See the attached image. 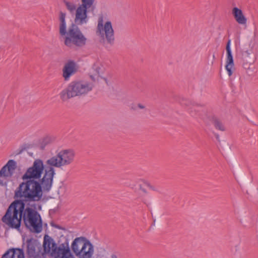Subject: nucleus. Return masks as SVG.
<instances>
[{
    "label": "nucleus",
    "instance_id": "nucleus-27",
    "mask_svg": "<svg viewBox=\"0 0 258 258\" xmlns=\"http://www.w3.org/2000/svg\"><path fill=\"white\" fill-rule=\"evenodd\" d=\"M138 106L141 109H144L145 108L144 105L140 103L138 104Z\"/></svg>",
    "mask_w": 258,
    "mask_h": 258
},
{
    "label": "nucleus",
    "instance_id": "nucleus-29",
    "mask_svg": "<svg viewBox=\"0 0 258 258\" xmlns=\"http://www.w3.org/2000/svg\"><path fill=\"white\" fill-rule=\"evenodd\" d=\"M150 189L153 190H154V191L157 190V189H156L155 187L153 186V185L151 186V187Z\"/></svg>",
    "mask_w": 258,
    "mask_h": 258
},
{
    "label": "nucleus",
    "instance_id": "nucleus-19",
    "mask_svg": "<svg viewBox=\"0 0 258 258\" xmlns=\"http://www.w3.org/2000/svg\"><path fill=\"white\" fill-rule=\"evenodd\" d=\"M65 4L67 9L71 12L73 11L76 9V6L72 3L66 2Z\"/></svg>",
    "mask_w": 258,
    "mask_h": 258
},
{
    "label": "nucleus",
    "instance_id": "nucleus-28",
    "mask_svg": "<svg viewBox=\"0 0 258 258\" xmlns=\"http://www.w3.org/2000/svg\"><path fill=\"white\" fill-rule=\"evenodd\" d=\"M90 78L94 82L95 81V78L93 75H90Z\"/></svg>",
    "mask_w": 258,
    "mask_h": 258
},
{
    "label": "nucleus",
    "instance_id": "nucleus-9",
    "mask_svg": "<svg viewBox=\"0 0 258 258\" xmlns=\"http://www.w3.org/2000/svg\"><path fill=\"white\" fill-rule=\"evenodd\" d=\"M87 38L82 33H80L78 35H76L72 39L65 38L64 44L69 47L71 46L72 44L79 47H81L86 45Z\"/></svg>",
    "mask_w": 258,
    "mask_h": 258
},
{
    "label": "nucleus",
    "instance_id": "nucleus-20",
    "mask_svg": "<svg viewBox=\"0 0 258 258\" xmlns=\"http://www.w3.org/2000/svg\"><path fill=\"white\" fill-rule=\"evenodd\" d=\"M181 104L183 105L189 106L191 104V102L188 100H182L181 102Z\"/></svg>",
    "mask_w": 258,
    "mask_h": 258
},
{
    "label": "nucleus",
    "instance_id": "nucleus-22",
    "mask_svg": "<svg viewBox=\"0 0 258 258\" xmlns=\"http://www.w3.org/2000/svg\"><path fill=\"white\" fill-rule=\"evenodd\" d=\"M51 226L58 229H62V228L60 226L57 224L51 223Z\"/></svg>",
    "mask_w": 258,
    "mask_h": 258
},
{
    "label": "nucleus",
    "instance_id": "nucleus-32",
    "mask_svg": "<svg viewBox=\"0 0 258 258\" xmlns=\"http://www.w3.org/2000/svg\"><path fill=\"white\" fill-rule=\"evenodd\" d=\"M84 251H85V252H87V250H86V248H85V249H84Z\"/></svg>",
    "mask_w": 258,
    "mask_h": 258
},
{
    "label": "nucleus",
    "instance_id": "nucleus-31",
    "mask_svg": "<svg viewBox=\"0 0 258 258\" xmlns=\"http://www.w3.org/2000/svg\"><path fill=\"white\" fill-rule=\"evenodd\" d=\"M213 58H214V59H215V54H213Z\"/></svg>",
    "mask_w": 258,
    "mask_h": 258
},
{
    "label": "nucleus",
    "instance_id": "nucleus-25",
    "mask_svg": "<svg viewBox=\"0 0 258 258\" xmlns=\"http://www.w3.org/2000/svg\"><path fill=\"white\" fill-rule=\"evenodd\" d=\"M140 189L144 193L147 194V191L145 188L142 187L141 185L140 186Z\"/></svg>",
    "mask_w": 258,
    "mask_h": 258
},
{
    "label": "nucleus",
    "instance_id": "nucleus-4",
    "mask_svg": "<svg viewBox=\"0 0 258 258\" xmlns=\"http://www.w3.org/2000/svg\"><path fill=\"white\" fill-rule=\"evenodd\" d=\"M95 0H81V4L78 7L76 12L75 22L80 25L87 23V13L93 11Z\"/></svg>",
    "mask_w": 258,
    "mask_h": 258
},
{
    "label": "nucleus",
    "instance_id": "nucleus-34",
    "mask_svg": "<svg viewBox=\"0 0 258 258\" xmlns=\"http://www.w3.org/2000/svg\"><path fill=\"white\" fill-rule=\"evenodd\" d=\"M22 150L21 151H20L19 153H21L22 152Z\"/></svg>",
    "mask_w": 258,
    "mask_h": 258
},
{
    "label": "nucleus",
    "instance_id": "nucleus-3",
    "mask_svg": "<svg viewBox=\"0 0 258 258\" xmlns=\"http://www.w3.org/2000/svg\"><path fill=\"white\" fill-rule=\"evenodd\" d=\"M93 85L87 82L75 80L71 82L67 88L59 94L60 99L63 102L70 99L84 95L92 90Z\"/></svg>",
    "mask_w": 258,
    "mask_h": 258
},
{
    "label": "nucleus",
    "instance_id": "nucleus-8",
    "mask_svg": "<svg viewBox=\"0 0 258 258\" xmlns=\"http://www.w3.org/2000/svg\"><path fill=\"white\" fill-rule=\"evenodd\" d=\"M83 239L78 241V246H82L80 251H81L80 258H91L93 254V246L90 241L85 237H80Z\"/></svg>",
    "mask_w": 258,
    "mask_h": 258
},
{
    "label": "nucleus",
    "instance_id": "nucleus-26",
    "mask_svg": "<svg viewBox=\"0 0 258 258\" xmlns=\"http://www.w3.org/2000/svg\"><path fill=\"white\" fill-rule=\"evenodd\" d=\"M145 184L147 187H148L150 189L151 188L152 185H151L150 183H149V182H145Z\"/></svg>",
    "mask_w": 258,
    "mask_h": 258
},
{
    "label": "nucleus",
    "instance_id": "nucleus-10",
    "mask_svg": "<svg viewBox=\"0 0 258 258\" xmlns=\"http://www.w3.org/2000/svg\"><path fill=\"white\" fill-rule=\"evenodd\" d=\"M77 72L76 62L72 60H69L64 66L62 69V76L65 81H68L71 76Z\"/></svg>",
    "mask_w": 258,
    "mask_h": 258
},
{
    "label": "nucleus",
    "instance_id": "nucleus-5",
    "mask_svg": "<svg viewBox=\"0 0 258 258\" xmlns=\"http://www.w3.org/2000/svg\"><path fill=\"white\" fill-rule=\"evenodd\" d=\"M96 34L103 39L105 37L108 43L112 45L114 42V30L111 22H106L103 25V20L102 17L98 19L96 29Z\"/></svg>",
    "mask_w": 258,
    "mask_h": 258
},
{
    "label": "nucleus",
    "instance_id": "nucleus-30",
    "mask_svg": "<svg viewBox=\"0 0 258 258\" xmlns=\"http://www.w3.org/2000/svg\"><path fill=\"white\" fill-rule=\"evenodd\" d=\"M111 258H117V257L116 254H113L111 255Z\"/></svg>",
    "mask_w": 258,
    "mask_h": 258
},
{
    "label": "nucleus",
    "instance_id": "nucleus-7",
    "mask_svg": "<svg viewBox=\"0 0 258 258\" xmlns=\"http://www.w3.org/2000/svg\"><path fill=\"white\" fill-rule=\"evenodd\" d=\"M64 244L65 243H62L59 246H57L53 239L49 235L45 234L43 238V251L42 252L43 255L44 254L50 253V255L52 256L55 254L59 248H61L62 247V245Z\"/></svg>",
    "mask_w": 258,
    "mask_h": 258
},
{
    "label": "nucleus",
    "instance_id": "nucleus-18",
    "mask_svg": "<svg viewBox=\"0 0 258 258\" xmlns=\"http://www.w3.org/2000/svg\"><path fill=\"white\" fill-rule=\"evenodd\" d=\"M81 238H76L72 243V249L76 256L80 258L81 251H80L77 242L82 240Z\"/></svg>",
    "mask_w": 258,
    "mask_h": 258
},
{
    "label": "nucleus",
    "instance_id": "nucleus-23",
    "mask_svg": "<svg viewBox=\"0 0 258 258\" xmlns=\"http://www.w3.org/2000/svg\"><path fill=\"white\" fill-rule=\"evenodd\" d=\"M192 106L193 107L191 108L192 109H193L195 111H199V110H198L196 108H198L199 107V106H198L197 104H192ZM200 107H202V106H200Z\"/></svg>",
    "mask_w": 258,
    "mask_h": 258
},
{
    "label": "nucleus",
    "instance_id": "nucleus-13",
    "mask_svg": "<svg viewBox=\"0 0 258 258\" xmlns=\"http://www.w3.org/2000/svg\"><path fill=\"white\" fill-rule=\"evenodd\" d=\"M52 257L54 258H74L71 252L68 242H66V245H62V247L59 248L58 250Z\"/></svg>",
    "mask_w": 258,
    "mask_h": 258
},
{
    "label": "nucleus",
    "instance_id": "nucleus-14",
    "mask_svg": "<svg viewBox=\"0 0 258 258\" xmlns=\"http://www.w3.org/2000/svg\"><path fill=\"white\" fill-rule=\"evenodd\" d=\"M232 14L235 21L240 25H246L247 19L244 15L242 10L237 7L232 9Z\"/></svg>",
    "mask_w": 258,
    "mask_h": 258
},
{
    "label": "nucleus",
    "instance_id": "nucleus-21",
    "mask_svg": "<svg viewBox=\"0 0 258 258\" xmlns=\"http://www.w3.org/2000/svg\"><path fill=\"white\" fill-rule=\"evenodd\" d=\"M93 68L96 72V74H95V75H97L98 77H99L100 75V70H101V68L99 67L96 66H94Z\"/></svg>",
    "mask_w": 258,
    "mask_h": 258
},
{
    "label": "nucleus",
    "instance_id": "nucleus-11",
    "mask_svg": "<svg viewBox=\"0 0 258 258\" xmlns=\"http://www.w3.org/2000/svg\"><path fill=\"white\" fill-rule=\"evenodd\" d=\"M231 40L229 39L227 42L226 46V50L227 53L226 64L225 66L228 75L231 76L232 74V69L234 68V60L230 48Z\"/></svg>",
    "mask_w": 258,
    "mask_h": 258
},
{
    "label": "nucleus",
    "instance_id": "nucleus-15",
    "mask_svg": "<svg viewBox=\"0 0 258 258\" xmlns=\"http://www.w3.org/2000/svg\"><path fill=\"white\" fill-rule=\"evenodd\" d=\"M209 121L214 126L215 128L219 131L224 132L226 130L225 125L221 119L215 115H212L208 117Z\"/></svg>",
    "mask_w": 258,
    "mask_h": 258
},
{
    "label": "nucleus",
    "instance_id": "nucleus-6",
    "mask_svg": "<svg viewBox=\"0 0 258 258\" xmlns=\"http://www.w3.org/2000/svg\"><path fill=\"white\" fill-rule=\"evenodd\" d=\"M26 254L27 258H44L40 243L34 238L26 241Z\"/></svg>",
    "mask_w": 258,
    "mask_h": 258
},
{
    "label": "nucleus",
    "instance_id": "nucleus-16",
    "mask_svg": "<svg viewBox=\"0 0 258 258\" xmlns=\"http://www.w3.org/2000/svg\"><path fill=\"white\" fill-rule=\"evenodd\" d=\"M78 24L75 22V23H72L68 28V30L67 31V36L66 38H69L72 39L75 37L76 35H78L82 32L80 28L78 27Z\"/></svg>",
    "mask_w": 258,
    "mask_h": 258
},
{
    "label": "nucleus",
    "instance_id": "nucleus-2",
    "mask_svg": "<svg viewBox=\"0 0 258 258\" xmlns=\"http://www.w3.org/2000/svg\"><path fill=\"white\" fill-rule=\"evenodd\" d=\"M75 154L73 150H61L55 156H53L46 161L44 166V174L38 181L44 185V191L49 192L52 186L53 177L55 174L54 167L60 168L72 163L74 160ZM43 165H44L43 164Z\"/></svg>",
    "mask_w": 258,
    "mask_h": 258
},
{
    "label": "nucleus",
    "instance_id": "nucleus-35",
    "mask_svg": "<svg viewBox=\"0 0 258 258\" xmlns=\"http://www.w3.org/2000/svg\"><path fill=\"white\" fill-rule=\"evenodd\" d=\"M14 258H17V257H14Z\"/></svg>",
    "mask_w": 258,
    "mask_h": 258
},
{
    "label": "nucleus",
    "instance_id": "nucleus-17",
    "mask_svg": "<svg viewBox=\"0 0 258 258\" xmlns=\"http://www.w3.org/2000/svg\"><path fill=\"white\" fill-rule=\"evenodd\" d=\"M66 13L60 11L59 12V20L60 21L59 24V34L61 36H64L67 33L66 30Z\"/></svg>",
    "mask_w": 258,
    "mask_h": 258
},
{
    "label": "nucleus",
    "instance_id": "nucleus-33",
    "mask_svg": "<svg viewBox=\"0 0 258 258\" xmlns=\"http://www.w3.org/2000/svg\"><path fill=\"white\" fill-rule=\"evenodd\" d=\"M104 80H105V81H106V82H107V80H106V79H105V78H104Z\"/></svg>",
    "mask_w": 258,
    "mask_h": 258
},
{
    "label": "nucleus",
    "instance_id": "nucleus-1",
    "mask_svg": "<svg viewBox=\"0 0 258 258\" xmlns=\"http://www.w3.org/2000/svg\"><path fill=\"white\" fill-rule=\"evenodd\" d=\"M44 165L42 160H34L22 176V182L15 190L16 199L9 206L2 217L3 223L10 228L20 230L22 221L26 228L35 233L42 230V220L36 210L35 204L42 198L44 185L38 179L43 173Z\"/></svg>",
    "mask_w": 258,
    "mask_h": 258
},
{
    "label": "nucleus",
    "instance_id": "nucleus-12",
    "mask_svg": "<svg viewBox=\"0 0 258 258\" xmlns=\"http://www.w3.org/2000/svg\"><path fill=\"white\" fill-rule=\"evenodd\" d=\"M1 258H25L23 248H10L5 252Z\"/></svg>",
    "mask_w": 258,
    "mask_h": 258
},
{
    "label": "nucleus",
    "instance_id": "nucleus-24",
    "mask_svg": "<svg viewBox=\"0 0 258 258\" xmlns=\"http://www.w3.org/2000/svg\"><path fill=\"white\" fill-rule=\"evenodd\" d=\"M214 135L216 139V140H217V141H218L219 142H220V137H219V135L217 134V133H214Z\"/></svg>",
    "mask_w": 258,
    "mask_h": 258
}]
</instances>
